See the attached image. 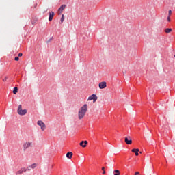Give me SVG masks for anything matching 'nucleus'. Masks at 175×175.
<instances>
[{"mask_svg": "<svg viewBox=\"0 0 175 175\" xmlns=\"http://www.w3.org/2000/svg\"><path fill=\"white\" fill-rule=\"evenodd\" d=\"M165 33H170L172 32V28H167L165 29Z\"/></svg>", "mask_w": 175, "mask_h": 175, "instance_id": "obj_15", "label": "nucleus"}, {"mask_svg": "<svg viewBox=\"0 0 175 175\" xmlns=\"http://www.w3.org/2000/svg\"><path fill=\"white\" fill-rule=\"evenodd\" d=\"M33 144L32 142H26L23 144V150L25 151L27 148H29V147H32Z\"/></svg>", "mask_w": 175, "mask_h": 175, "instance_id": "obj_3", "label": "nucleus"}, {"mask_svg": "<svg viewBox=\"0 0 175 175\" xmlns=\"http://www.w3.org/2000/svg\"><path fill=\"white\" fill-rule=\"evenodd\" d=\"M113 172H114V175H120V174H121V173H120V170H115L113 171Z\"/></svg>", "mask_w": 175, "mask_h": 175, "instance_id": "obj_16", "label": "nucleus"}, {"mask_svg": "<svg viewBox=\"0 0 175 175\" xmlns=\"http://www.w3.org/2000/svg\"><path fill=\"white\" fill-rule=\"evenodd\" d=\"M65 8H66V5L65 4H63L62 5H61V7L59 8V13H62Z\"/></svg>", "mask_w": 175, "mask_h": 175, "instance_id": "obj_13", "label": "nucleus"}, {"mask_svg": "<svg viewBox=\"0 0 175 175\" xmlns=\"http://www.w3.org/2000/svg\"><path fill=\"white\" fill-rule=\"evenodd\" d=\"M87 144H88V142L87 141H82L79 145L81 146V147L85 148L87 147Z\"/></svg>", "mask_w": 175, "mask_h": 175, "instance_id": "obj_10", "label": "nucleus"}, {"mask_svg": "<svg viewBox=\"0 0 175 175\" xmlns=\"http://www.w3.org/2000/svg\"><path fill=\"white\" fill-rule=\"evenodd\" d=\"M88 100H93L94 103L98 100V96L96 94H92L88 97Z\"/></svg>", "mask_w": 175, "mask_h": 175, "instance_id": "obj_5", "label": "nucleus"}, {"mask_svg": "<svg viewBox=\"0 0 175 175\" xmlns=\"http://www.w3.org/2000/svg\"><path fill=\"white\" fill-rule=\"evenodd\" d=\"M167 20V21L170 22V16H168Z\"/></svg>", "mask_w": 175, "mask_h": 175, "instance_id": "obj_23", "label": "nucleus"}, {"mask_svg": "<svg viewBox=\"0 0 175 175\" xmlns=\"http://www.w3.org/2000/svg\"><path fill=\"white\" fill-rule=\"evenodd\" d=\"M66 157L67 158H68V159H72V157H73V153L72 152H68L66 154Z\"/></svg>", "mask_w": 175, "mask_h": 175, "instance_id": "obj_14", "label": "nucleus"}, {"mask_svg": "<svg viewBox=\"0 0 175 175\" xmlns=\"http://www.w3.org/2000/svg\"><path fill=\"white\" fill-rule=\"evenodd\" d=\"M25 172H27V168L23 167L21 170H19L18 171H17L16 172V175H18V174H23V173H25Z\"/></svg>", "mask_w": 175, "mask_h": 175, "instance_id": "obj_8", "label": "nucleus"}, {"mask_svg": "<svg viewBox=\"0 0 175 175\" xmlns=\"http://www.w3.org/2000/svg\"><path fill=\"white\" fill-rule=\"evenodd\" d=\"M170 16H172V10H169L168 12V16L170 17Z\"/></svg>", "mask_w": 175, "mask_h": 175, "instance_id": "obj_19", "label": "nucleus"}, {"mask_svg": "<svg viewBox=\"0 0 175 175\" xmlns=\"http://www.w3.org/2000/svg\"><path fill=\"white\" fill-rule=\"evenodd\" d=\"M36 166H38V164L36 163H33L31 165L27 166V167L26 168L27 170H31V169H35V167H36Z\"/></svg>", "mask_w": 175, "mask_h": 175, "instance_id": "obj_9", "label": "nucleus"}, {"mask_svg": "<svg viewBox=\"0 0 175 175\" xmlns=\"http://www.w3.org/2000/svg\"><path fill=\"white\" fill-rule=\"evenodd\" d=\"M64 20H65V16L64 14H62V18L60 19L61 23H64Z\"/></svg>", "mask_w": 175, "mask_h": 175, "instance_id": "obj_18", "label": "nucleus"}, {"mask_svg": "<svg viewBox=\"0 0 175 175\" xmlns=\"http://www.w3.org/2000/svg\"><path fill=\"white\" fill-rule=\"evenodd\" d=\"M18 57H23V53H18Z\"/></svg>", "mask_w": 175, "mask_h": 175, "instance_id": "obj_22", "label": "nucleus"}, {"mask_svg": "<svg viewBox=\"0 0 175 175\" xmlns=\"http://www.w3.org/2000/svg\"><path fill=\"white\" fill-rule=\"evenodd\" d=\"M53 17H54V12H49V21H53Z\"/></svg>", "mask_w": 175, "mask_h": 175, "instance_id": "obj_11", "label": "nucleus"}, {"mask_svg": "<svg viewBox=\"0 0 175 175\" xmlns=\"http://www.w3.org/2000/svg\"><path fill=\"white\" fill-rule=\"evenodd\" d=\"M124 142L126 143V144H132V138L131 137H126L124 138Z\"/></svg>", "mask_w": 175, "mask_h": 175, "instance_id": "obj_7", "label": "nucleus"}, {"mask_svg": "<svg viewBox=\"0 0 175 175\" xmlns=\"http://www.w3.org/2000/svg\"><path fill=\"white\" fill-rule=\"evenodd\" d=\"M87 111H88V105L84 104L78 111V118L79 120H83V117H85V114H87Z\"/></svg>", "mask_w": 175, "mask_h": 175, "instance_id": "obj_1", "label": "nucleus"}, {"mask_svg": "<svg viewBox=\"0 0 175 175\" xmlns=\"http://www.w3.org/2000/svg\"><path fill=\"white\" fill-rule=\"evenodd\" d=\"M37 124L39 126H40L42 131H44L46 129V124H44V122H43V121L38 120L37 122Z\"/></svg>", "mask_w": 175, "mask_h": 175, "instance_id": "obj_4", "label": "nucleus"}, {"mask_svg": "<svg viewBox=\"0 0 175 175\" xmlns=\"http://www.w3.org/2000/svg\"><path fill=\"white\" fill-rule=\"evenodd\" d=\"M17 113L19 116H25L27 114V109H23V105H19L18 106Z\"/></svg>", "mask_w": 175, "mask_h": 175, "instance_id": "obj_2", "label": "nucleus"}, {"mask_svg": "<svg viewBox=\"0 0 175 175\" xmlns=\"http://www.w3.org/2000/svg\"><path fill=\"white\" fill-rule=\"evenodd\" d=\"M102 170L105 171V167H102Z\"/></svg>", "mask_w": 175, "mask_h": 175, "instance_id": "obj_25", "label": "nucleus"}, {"mask_svg": "<svg viewBox=\"0 0 175 175\" xmlns=\"http://www.w3.org/2000/svg\"><path fill=\"white\" fill-rule=\"evenodd\" d=\"M132 152H134V154H135L136 157H138L139 156V148H134V149H132Z\"/></svg>", "mask_w": 175, "mask_h": 175, "instance_id": "obj_12", "label": "nucleus"}, {"mask_svg": "<svg viewBox=\"0 0 175 175\" xmlns=\"http://www.w3.org/2000/svg\"><path fill=\"white\" fill-rule=\"evenodd\" d=\"M15 61H19L20 58L18 57H16L14 58Z\"/></svg>", "mask_w": 175, "mask_h": 175, "instance_id": "obj_20", "label": "nucleus"}, {"mask_svg": "<svg viewBox=\"0 0 175 175\" xmlns=\"http://www.w3.org/2000/svg\"><path fill=\"white\" fill-rule=\"evenodd\" d=\"M8 80V77H5V79H3V81H6Z\"/></svg>", "mask_w": 175, "mask_h": 175, "instance_id": "obj_21", "label": "nucleus"}, {"mask_svg": "<svg viewBox=\"0 0 175 175\" xmlns=\"http://www.w3.org/2000/svg\"><path fill=\"white\" fill-rule=\"evenodd\" d=\"M18 92V88H14L13 90V94H16Z\"/></svg>", "mask_w": 175, "mask_h": 175, "instance_id": "obj_17", "label": "nucleus"}, {"mask_svg": "<svg viewBox=\"0 0 175 175\" xmlns=\"http://www.w3.org/2000/svg\"><path fill=\"white\" fill-rule=\"evenodd\" d=\"M98 87H99L100 90H103L107 87V83H106V81L100 82L98 84Z\"/></svg>", "mask_w": 175, "mask_h": 175, "instance_id": "obj_6", "label": "nucleus"}, {"mask_svg": "<svg viewBox=\"0 0 175 175\" xmlns=\"http://www.w3.org/2000/svg\"><path fill=\"white\" fill-rule=\"evenodd\" d=\"M103 174H106V171H103Z\"/></svg>", "mask_w": 175, "mask_h": 175, "instance_id": "obj_24", "label": "nucleus"}]
</instances>
